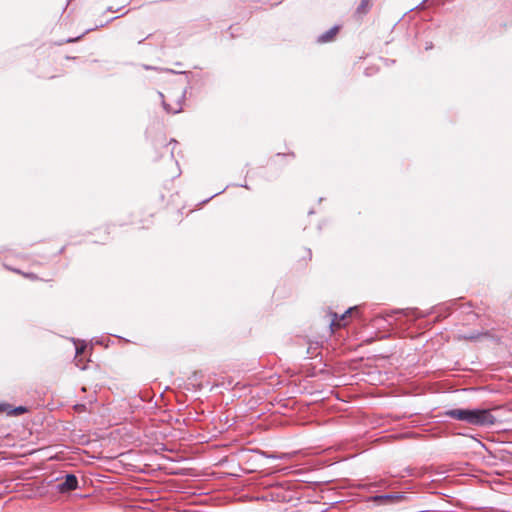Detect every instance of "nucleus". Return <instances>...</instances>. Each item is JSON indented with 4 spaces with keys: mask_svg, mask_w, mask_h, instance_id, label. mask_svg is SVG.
<instances>
[{
    "mask_svg": "<svg viewBox=\"0 0 512 512\" xmlns=\"http://www.w3.org/2000/svg\"><path fill=\"white\" fill-rule=\"evenodd\" d=\"M446 417L465 422L472 426L488 427L496 422V418L489 409H463L454 408L444 412Z\"/></svg>",
    "mask_w": 512,
    "mask_h": 512,
    "instance_id": "obj_1",
    "label": "nucleus"
},
{
    "mask_svg": "<svg viewBox=\"0 0 512 512\" xmlns=\"http://www.w3.org/2000/svg\"><path fill=\"white\" fill-rule=\"evenodd\" d=\"M160 97L164 99V95L162 93H159ZM185 97L184 90H181L178 95V100L175 102V104L171 105L167 103L165 100H162L163 108L167 113L176 114L179 113L182 110V100Z\"/></svg>",
    "mask_w": 512,
    "mask_h": 512,
    "instance_id": "obj_2",
    "label": "nucleus"
},
{
    "mask_svg": "<svg viewBox=\"0 0 512 512\" xmlns=\"http://www.w3.org/2000/svg\"><path fill=\"white\" fill-rule=\"evenodd\" d=\"M78 480L75 475L68 474L63 483H61L60 487L62 491H70L77 488Z\"/></svg>",
    "mask_w": 512,
    "mask_h": 512,
    "instance_id": "obj_3",
    "label": "nucleus"
},
{
    "mask_svg": "<svg viewBox=\"0 0 512 512\" xmlns=\"http://www.w3.org/2000/svg\"><path fill=\"white\" fill-rule=\"evenodd\" d=\"M338 29H339L338 26H334V27L330 28L328 31H326L325 33L321 34L318 37V42L326 43V42L331 41L336 36Z\"/></svg>",
    "mask_w": 512,
    "mask_h": 512,
    "instance_id": "obj_4",
    "label": "nucleus"
},
{
    "mask_svg": "<svg viewBox=\"0 0 512 512\" xmlns=\"http://www.w3.org/2000/svg\"><path fill=\"white\" fill-rule=\"evenodd\" d=\"M369 8H370V1L369 0H361V3L357 8V13L365 14L368 12Z\"/></svg>",
    "mask_w": 512,
    "mask_h": 512,
    "instance_id": "obj_5",
    "label": "nucleus"
},
{
    "mask_svg": "<svg viewBox=\"0 0 512 512\" xmlns=\"http://www.w3.org/2000/svg\"><path fill=\"white\" fill-rule=\"evenodd\" d=\"M403 496L400 495V494H385V495H381V496H378L376 497L377 500H390V501H394V500H398L400 498H402Z\"/></svg>",
    "mask_w": 512,
    "mask_h": 512,
    "instance_id": "obj_6",
    "label": "nucleus"
},
{
    "mask_svg": "<svg viewBox=\"0 0 512 512\" xmlns=\"http://www.w3.org/2000/svg\"><path fill=\"white\" fill-rule=\"evenodd\" d=\"M354 310H356V307L349 308L344 314L341 315L340 320H339V322L336 323V325L341 326L342 325L341 321H343L346 318L347 314L352 313V311H354Z\"/></svg>",
    "mask_w": 512,
    "mask_h": 512,
    "instance_id": "obj_7",
    "label": "nucleus"
},
{
    "mask_svg": "<svg viewBox=\"0 0 512 512\" xmlns=\"http://www.w3.org/2000/svg\"><path fill=\"white\" fill-rule=\"evenodd\" d=\"M25 411H26V409H25L24 407H22V406H19V407H17V408L14 410L15 414H21V413H23V412H25Z\"/></svg>",
    "mask_w": 512,
    "mask_h": 512,
    "instance_id": "obj_8",
    "label": "nucleus"
},
{
    "mask_svg": "<svg viewBox=\"0 0 512 512\" xmlns=\"http://www.w3.org/2000/svg\"><path fill=\"white\" fill-rule=\"evenodd\" d=\"M464 338L468 339V340H474V339L478 338V335H476V334H469V335L464 336Z\"/></svg>",
    "mask_w": 512,
    "mask_h": 512,
    "instance_id": "obj_9",
    "label": "nucleus"
},
{
    "mask_svg": "<svg viewBox=\"0 0 512 512\" xmlns=\"http://www.w3.org/2000/svg\"><path fill=\"white\" fill-rule=\"evenodd\" d=\"M83 348L79 349V348H76V353L79 354L81 351H82Z\"/></svg>",
    "mask_w": 512,
    "mask_h": 512,
    "instance_id": "obj_10",
    "label": "nucleus"
}]
</instances>
